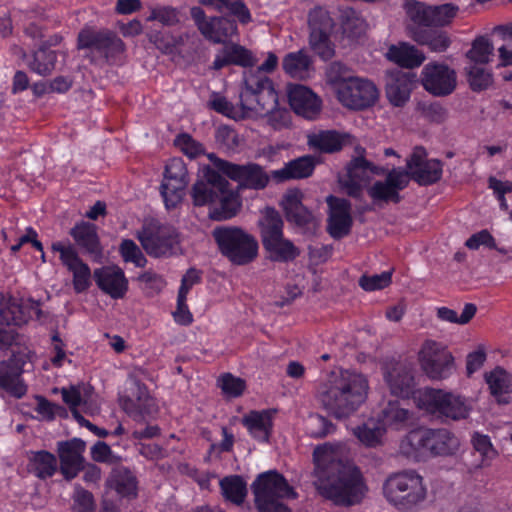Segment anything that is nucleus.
<instances>
[{
    "label": "nucleus",
    "instance_id": "obj_46",
    "mask_svg": "<svg viewBox=\"0 0 512 512\" xmlns=\"http://www.w3.org/2000/svg\"><path fill=\"white\" fill-rule=\"evenodd\" d=\"M262 243L270 258L274 261L292 260L299 254L293 243L285 239L283 235L263 241Z\"/></svg>",
    "mask_w": 512,
    "mask_h": 512
},
{
    "label": "nucleus",
    "instance_id": "obj_63",
    "mask_svg": "<svg viewBox=\"0 0 512 512\" xmlns=\"http://www.w3.org/2000/svg\"><path fill=\"white\" fill-rule=\"evenodd\" d=\"M219 9L226 11L229 15L236 17L242 24L250 22L251 15L244 2H221Z\"/></svg>",
    "mask_w": 512,
    "mask_h": 512
},
{
    "label": "nucleus",
    "instance_id": "obj_61",
    "mask_svg": "<svg viewBox=\"0 0 512 512\" xmlns=\"http://www.w3.org/2000/svg\"><path fill=\"white\" fill-rule=\"evenodd\" d=\"M414 39L420 43L427 45L432 51L442 52L446 50L450 44L449 38L445 33L433 32L426 35H415Z\"/></svg>",
    "mask_w": 512,
    "mask_h": 512
},
{
    "label": "nucleus",
    "instance_id": "obj_16",
    "mask_svg": "<svg viewBox=\"0 0 512 512\" xmlns=\"http://www.w3.org/2000/svg\"><path fill=\"white\" fill-rule=\"evenodd\" d=\"M53 252L59 253L62 264L72 273L73 288L77 293L86 291L91 284V270L78 256L75 248L64 241H56L51 245Z\"/></svg>",
    "mask_w": 512,
    "mask_h": 512
},
{
    "label": "nucleus",
    "instance_id": "obj_24",
    "mask_svg": "<svg viewBox=\"0 0 512 512\" xmlns=\"http://www.w3.org/2000/svg\"><path fill=\"white\" fill-rule=\"evenodd\" d=\"M61 394L75 419L76 415H81V411L91 416L100 411V406L94 399L93 389L89 385L78 384L63 387Z\"/></svg>",
    "mask_w": 512,
    "mask_h": 512
},
{
    "label": "nucleus",
    "instance_id": "obj_15",
    "mask_svg": "<svg viewBox=\"0 0 512 512\" xmlns=\"http://www.w3.org/2000/svg\"><path fill=\"white\" fill-rule=\"evenodd\" d=\"M421 83L430 94L446 96L456 88V72L444 63L430 62L422 69Z\"/></svg>",
    "mask_w": 512,
    "mask_h": 512
},
{
    "label": "nucleus",
    "instance_id": "obj_27",
    "mask_svg": "<svg viewBox=\"0 0 512 512\" xmlns=\"http://www.w3.org/2000/svg\"><path fill=\"white\" fill-rule=\"evenodd\" d=\"M383 374L392 395L402 400L408 399L410 395L414 398L417 390H413L414 377L410 368L401 363H394L386 366Z\"/></svg>",
    "mask_w": 512,
    "mask_h": 512
},
{
    "label": "nucleus",
    "instance_id": "obj_37",
    "mask_svg": "<svg viewBox=\"0 0 512 512\" xmlns=\"http://www.w3.org/2000/svg\"><path fill=\"white\" fill-rule=\"evenodd\" d=\"M255 59L246 48L231 44L226 45L215 57L213 68L219 70L227 65L235 64L243 67L252 66Z\"/></svg>",
    "mask_w": 512,
    "mask_h": 512
},
{
    "label": "nucleus",
    "instance_id": "obj_47",
    "mask_svg": "<svg viewBox=\"0 0 512 512\" xmlns=\"http://www.w3.org/2000/svg\"><path fill=\"white\" fill-rule=\"evenodd\" d=\"M0 387L17 398L22 397L27 391L21 373L3 362L0 363Z\"/></svg>",
    "mask_w": 512,
    "mask_h": 512
},
{
    "label": "nucleus",
    "instance_id": "obj_38",
    "mask_svg": "<svg viewBox=\"0 0 512 512\" xmlns=\"http://www.w3.org/2000/svg\"><path fill=\"white\" fill-rule=\"evenodd\" d=\"M315 163L312 157L304 156L287 163L283 168L271 172V177L276 182L290 179H301L310 176Z\"/></svg>",
    "mask_w": 512,
    "mask_h": 512
},
{
    "label": "nucleus",
    "instance_id": "obj_53",
    "mask_svg": "<svg viewBox=\"0 0 512 512\" xmlns=\"http://www.w3.org/2000/svg\"><path fill=\"white\" fill-rule=\"evenodd\" d=\"M476 311L477 308L472 303L465 304L460 315L453 309L440 307L437 309V317L445 322L465 325L475 316Z\"/></svg>",
    "mask_w": 512,
    "mask_h": 512
},
{
    "label": "nucleus",
    "instance_id": "obj_57",
    "mask_svg": "<svg viewBox=\"0 0 512 512\" xmlns=\"http://www.w3.org/2000/svg\"><path fill=\"white\" fill-rule=\"evenodd\" d=\"M494 31L503 40V45L498 48L501 65H512V24L495 27Z\"/></svg>",
    "mask_w": 512,
    "mask_h": 512
},
{
    "label": "nucleus",
    "instance_id": "obj_41",
    "mask_svg": "<svg viewBox=\"0 0 512 512\" xmlns=\"http://www.w3.org/2000/svg\"><path fill=\"white\" fill-rule=\"evenodd\" d=\"M70 235L76 244L87 252L96 253L99 251V239L94 224L81 222L71 229Z\"/></svg>",
    "mask_w": 512,
    "mask_h": 512
},
{
    "label": "nucleus",
    "instance_id": "obj_2",
    "mask_svg": "<svg viewBox=\"0 0 512 512\" xmlns=\"http://www.w3.org/2000/svg\"><path fill=\"white\" fill-rule=\"evenodd\" d=\"M369 389L365 375L349 370H333L320 381L316 398L330 415L345 419L366 402Z\"/></svg>",
    "mask_w": 512,
    "mask_h": 512
},
{
    "label": "nucleus",
    "instance_id": "obj_44",
    "mask_svg": "<svg viewBox=\"0 0 512 512\" xmlns=\"http://www.w3.org/2000/svg\"><path fill=\"white\" fill-rule=\"evenodd\" d=\"M223 497L235 505H241L247 496V483L241 476L232 475L220 480Z\"/></svg>",
    "mask_w": 512,
    "mask_h": 512
},
{
    "label": "nucleus",
    "instance_id": "obj_34",
    "mask_svg": "<svg viewBox=\"0 0 512 512\" xmlns=\"http://www.w3.org/2000/svg\"><path fill=\"white\" fill-rule=\"evenodd\" d=\"M386 57L389 61L408 69L419 67L426 59L422 51L406 42L391 45Z\"/></svg>",
    "mask_w": 512,
    "mask_h": 512
},
{
    "label": "nucleus",
    "instance_id": "obj_36",
    "mask_svg": "<svg viewBox=\"0 0 512 512\" xmlns=\"http://www.w3.org/2000/svg\"><path fill=\"white\" fill-rule=\"evenodd\" d=\"M242 422L254 439L259 442L268 441L272 429L270 411H251L243 417Z\"/></svg>",
    "mask_w": 512,
    "mask_h": 512
},
{
    "label": "nucleus",
    "instance_id": "obj_13",
    "mask_svg": "<svg viewBox=\"0 0 512 512\" xmlns=\"http://www.w3.org/2000/svg\"><path fill=\"white\" fill-rule=\"evenodd\" d=\"M187 184V169L183 160L170 159L165 166L161 184V195L167 209L175 208L182 201Z\"/></svg>",
    "mask_w": 512,
    "mask_h": 512
},
{
    "label": "nucleus",
    "instance_id": "obj_29",
    "mask_svg": "<svg viewBox=\"0 0 512 512\" xmlns=\"http://www.w3.org/2000/svg\"><path fill=\"white\" fill-rule=\"evenodd\" d=\"M409 183L408 173L393 169L387 175L385 181L375 182L368 190L369 195L375 201H399V191Z\"/></svg>",
    "mask_w": 512,
    "mask_h": 512
},
{
    "label": "nucleus",
    "instance_id": "obj_56",
    "mask_svg": "<svg viewBox=\"0 0 512 512\" xmlns=\"http://www.w3.org/2000/svg\"><path fill=\"white\" fill-rule=\"evenodd\" d=\"M218 386L225 397L236 398L242 395L246 388V383L243 379L226 373L218 378Z\"/></svg>",
    "mask_w": 512,
    "mask_h": 512
},
{
    "label": "nucleus",
    "instance_id": "obj_55",
    "mask_svg": "<svg viewBox=\"0 0 512 512\" xmlns=\"http://www.w3.org/2000/svg\"><path fill=\"white\" fill-rule=\"evenodd\" d=\"M473 448L481 456V466H487L496 457L497 451L493 447L490 437L475 432L471 439Z\"/></svg>",
    "mask_w": 512,
    "mask_h": 512
},
{
    "label": "nucleus",
    "instance_id": "obj_17",
    "mask_svg": "<svg viewBox=\"0 0 512 512\" xmlns=\"http://www.w3.org/2000/svg\"><path fill=\"white\" fill-rule=\"evenodd\" d=\"M385 171V168L373 165L363 157H357L347 166L346 175L340 178V183L347 194L358 197L372 176L384 174Z\"/></svg>",
    "mask_w": 512,
    "mask_h": 512
},
{
    "label": "nucleus",
    "instance_id": "obj_43",
    "mask_svg": "<svg viewBox=\"0 0 512 512\" xmlns=\"http://www.w3.org/2000/svg\"><path fill=\"white\" fill-rule=\"evenodd\" d=\"M347 137L335 131H319L308 136V144L320 151L334 152L341 149Z\"/></svg>",
    "mask_w": 512,
    "mask_h": 512
},
{
    "label": "nucleus",
    "instance_id": "obj_12",
    "mask_svg": "<svg viewBox=\"0 0 512 512\" xmlns=\"http://www.w3.org/2000/svg\"><path fill=\"white\" fill-rule=\"evenodd\" d=\"M213 166L223 175L237 182L241 188L263 189L269 181L268 175L256 164L237 165L209 154Z\"/></svg>",
    "mask_w": 512,
    "mask_h": 512
},
{
    "label": "nucleus",
    "instance_id": "obj_45",
    "mask_svg": "<svg viewBox=\"0 0 512 512\" xmlns=\"http://www.w3.org/2000/svg\"><path fill=\"white\" fill-rule=\"evenodd\" d=\"M259 227L262 242L283 235V221L274 208L267 207L262 211Z\"/></svg>",
    "mask_w": 512,
    "mask_h": 512
},
{
    "label": "nucleus",
    "instance_id": "obj_5",
    "mask_svg": "<svg viewBox=\"0 0 512 512\" xmlns=\"http://www.w3.org/2000/svg\"><path fill=\"white\" fill-rule=\"evenodd\" d=\"M460 446L459 439L446 429L420 428L410 431L400 443L402 454L416 461L431 456L454 454Z\"/></svg>",
    "mask_w": 512,
    "mask_h": 512
},
{
    "label": "nucleus",
    "instance_id": "obj_4",
    "mask_svg": "<svg viewBox=\"0 0 512 512\" xmlns=\"http://www.w3.org/2000/svg\"><path fill=\"white\" fill-rule=\"evenodd\" d=\"M327 81L337 100L349 109L367 108L378 99V89L372 81L351 75L340 63H333L330 66Z\"/></svg>",
    "mask_w": 512,
    "mask_h": 512
},
{
    "label": "nucleus",
    "instance_id": "obj_3",
    "mask_svg": "<svg viewBox=\"0 0 512 512\" xmlns=\"http://www.w3.org/2000/svg\"><path fill=\"white\" fill-rule=\"evenodd\" d=\"M240 103L248 115L266 117L275 130L291 125L290 112L278 105V95L268 76L250 73L246 76L245 87L240 93Z\"/></svg>",
    "mask_w": 512,
    "mask_h": 512
},
{
    "label": "nucleus",
    "instance_id": "obj_35",
    "mask_svg": "<svg viewBox=\"0 0 512 512\" xmlns=\"http://www.w3.org/2000/svg\"><path fill=\"white\" fill-rule=\"evenodd\" d=\"M402 399L390 400L382 409L379 421L387 430L404 428L412 419V412L404 406Z\"/></svg>",
    "mask_w": 512,
    "mask_h": 512
},
{
    "label": "nucleus",
    "instance_id": "obj_10",
    "mask_svg": "<svg viewBox=\"0 0 512 512\" xmlns=\"http://www.w3.org/2000/svg\"><path fill=\"white\" fill-rule=\"evenodd\" d=\"M136 237L152 257H169L180 250V238L175 228L158 221L145 222Z\"/></svg>",
    "mask_w": 512,
    "mask_h": 512
},
{
    "label": "nucleus",
    "instance_id": "obj_60",
    "mask_svg": "<svg viewBox=\"0 0 512 512\" xmlns=\"http://www.w3.org/2000/svg\"><path fill=\"white\" fill-rule=\"evenodd\" d=\"M392 280V272L384 271L380 274L364 275L359 280V285L365 291H376L386 288Z\"/></svg>",
    "mask_w": 512,
    "mask_h": 512
},
{
    "label": "nucleus",
    "instance_id": "obj_62",
    "mask_svg": "<svg viewBox=\"0 0 512 512\" xmlns=\"http://www.w3.org/2000/svg\"><path fill=\"white\" fill-rule=\"evenodd\" d=\"M74 512H93L94 500L90 492L81 487H76L73 495Z\"/></svg>",
    "mask_w": 512,
    "mask_h": 512
},
{
    "label": "nucleus",
    "instance_id": "obj_39",
    "mask_svg": "<svg viewBox=\"0 0 512 512\" xmlns=\"http://www.w3.org/2000/svg\"><path fill=\"white\" fill-rule=\"evenodd\" d=\"M491 395L499 403H507L510 399L511 377L502 368H495L485 376Z\"/></svg>",
    "mask_w": 512,
    "mask_h": 512
},
{
    "label": "nucleus",
    "instance_id": "obj_58",
    "mask_svg": "<svg viewBox=\"0 0 512 512\" xmlns=\"http://www.w3.org/2000/svg\"><path fill=\"white\" fill-rule=\"evenodd\" d=\"M119 251L125 262L132 263L136 267H144L147 263V259L141 249L130 239H125L121 242Z\"/></svg>",
    "mask_w": 512,
    "mask_h": 512
},
{
    "label": "nucleus",
    "instance_id": "obj_28",
    "mask_svg": "<svg viewBox=\"0 0 512 512\" xmlns=\"http://www.w3.org/2000/svg\"><path fill=\"white\" fill-rule=\"evenodd\" d=\"M329 206L328 231L333 238H342L351 229L352 217L350 203L334 196L327 197Z\"/></svg>",
    "mask_w": 512,
    "mask_h": 512
},
{
    "label": "nucleus",
    "instance_id": "obj_49",
    "mask_svg": "<svg viewBox=\"0 0 512 512\" xmlns=\"http://www.w3.org/2000/svg\"><path fill=\"white\" fill-rule=\"evenodd\" d=\"M493 53L494 47L492 42L487 37H477L466 54L469 60L468 65H486L490 62Z\"/></svg>",
    "mask_w": 512,
    "mask_h": 512
},
{
    "label": "nucleus",
    "instance_id": "obj_25",
    "mask_svg": "<svg viewBox=\"0 0 512 512\" xmlns=\"http://www.w3.org/2000/svg\"><path fill=\"white\" fill-rule=\"evenodd\" d=\"M426 151L422 147H416L409 160L407 168L411 176L423 185L438 181L442 175V164L437 159H426Z\"/></svg>",
    "mask_w": 512,
    "mask_h": 512
},
{
    "label": "nucleus",
    "instance_id": "obj_33",
    "mask_svg": "<svg viewBox=\"0 0 512 512\" xmlns=\"http://www.w3.org/2000/svg\"><path fill=\"white\" fill-rule=\"evenodd\" d=\"M241 205L239 193L231 189L226 180V184L217 193V203L209 208V216L217 221L230 219L238 213Z\"/></svg>",
    "mask_w": 512,
    "mask_h": 512
},
{
    "label": "nucleus",
    "instance_id": "obj_19",
    "mask_svg": "<svg viewBox=\"0 0 512 512\" xmlns=\"http://www.w3.org/2000/svg\"><path fill=\"white\" fill-rule=\"evenodd\" d=\"M405 10L415 23L430 26L448 23L456 15L458 7L452 3L427 6L425 2H406Z\"/></svg>",
    "mask_w": 512,
    "mask_h": 512
},
{
    "label": "nucleus",
    "instance_id": "obj_8",
    "mask_svg": "<svg viewBox=\"0 0 512 512\" xmlns=\"http://www.w3.org/2000/svg\"><path fill=\"white\" fill-rule=\"evenodd\" d=\"M252 490L259 512H291L282 501L295 498L296 493L278 472L268 471L260 474L254 481Z\"/></svg>",
    "mask_w": 512,
    "mask_h": 512
},
{
    "label": "nucleus",
    "instance_id": "obj_51",
    "mask_svg": "<svg viewBox=\"0 0 512 512\" xmlns=\"http://www.w3.org/2000/svg\"><path fill=\"white\" fill-rule=\"evenodd\" d=\"M340 27L344 36L354 39L365 32L366 23L353 9H347L340 16Z\"/></svg>",
    "mask_w": 512,
    "mask_h": 512
},
{
    "label": "nucleus",
    "instance_id": "obj_40",
    "mask_svg": "<svg viewBox=\"0 0 512 512\" xmlns=\"http://www.w3.org/2000/svg\"><path fill=\"white\" fill-rule=\"evenodd\" d=\"M107 485L114 489L121 497L132 498L137 494V482L135 476L125 468L114 469Z\"/></svg>",
    "mask_w": 512,
    "mask_h": 512
},
{
    "label": "nucleus",
    "instance_id": "obj_21",
    "mask_svg": "<svg viewBox=\"0 0 512 512\" xmlns=\"http://www.w3.org/2000/svg\"><path fill=\"white\" fill-rule=\"evenodd\" d=\"M191 14L204 37L215 43H221L237 33L235 22L228 17L206 19L204 12L198 7H193Z\"/></svg>",
    "mask_w": 512,
    "mask_h": 512
},
{
    "label": "nucleus",
    "instance_id": "obj_14",
    "mask_svg": "<svg viewBox=\"0 0 512 512\" xmlns=\"http://www.w3.org/2000/svg\"><path fill=\"white\" fill-rule=\"evenodd\" d=\"M310 38L312 50L323 60L334 55V48L329 40L333 23L327 11L318 7L309 14Z\"/></svg>",
    "mask_w": 512,
    "mask_h": 512
},
{
    "label": "nucleus",
    "instance_id": "obj_42",
    "mask_svg": "<svg viewBox=\"0 0 512 512\" xmlns=\"http://www.w3.org/2000/svg\"><path fill=\"white\" fill-rule=\"evenodd\" d=\"M283 69L293 78L305 79L311 74V60L302 50L292 52L283 59Z\"/></svg>",
    "mask_w": 512,
    "mask_h": 512
},
{
    "label": "nucleus",
    "instance_id": "obj_54",
    "mask_svg": "<svg viewBox=\"0 0 512 512\" xmlns=\"http://www.w3.org/2000/svg\"><path fill=\"white\" fill-rule=\"evenodd\" d=\"M56 59L55 51L41 48L34 53L33 60L29 66L37 74L47 75L54 69Z\"/></svg>",
    "mask_w": 512,
    "mask_h": 512
},
{
    "label": "nucleus",
    "instance_id": "obj_23",
    "mask_svg": "<svg viewBox=\"0 0 512 512\" xmlns=\"http://www.w3.org/2000/svg\"><path fill=\"white\" fill-rule=\"evenodd\" d=\"M77 48L95 49L108 56L112 52H120L124 44L114 33L108 30H96L92 27H84L78 35Z\"/></svg>",
    "mask_w": 512,
    "mask_h": 512
},
{
    "label": "nucleus",
    "instance_id": "obj_32",
    "mask_svg": "<svg viewBox=\"0 0 512 512\" xmlns=\"http://www.w3.org/2000/svg\"><path fill=\"white\" fill-rule=\"evenodd\" d=\"M415 82V74L394 71L389 74L386 84V96L393 106H403L410 98Z\"/></svg>",
    "mask_w": 512,
    "mask_h": 512
},
{
    "label": "nucleus",
    "instance_id": "obj_50",
    "mask_svg": "<svg viewBox=\"0 0 512 512\" xmlns=\"http://www.w3.org/2000/svg\"><path fill=\"white\" fill-rule=\"evenodd\" d=\"M30 466L37 477L45 479L51 477L57 469L56 457L47 451L33 453Z\"/></svg>",
    "mask_w": 512,
    "mask_h": 512
},
{
    "label": "nucleus",
    "instance_id": "obj_48",
    "mask_svg": "<svg viewBox=\"0 0 512 512\" xmlns=\"http://www.w3.org/2000/svg\"><path fill=\"white\" fill-rule=\"evenodd\" d=\"M385 432L386 429L381 422L373 419L368 420L353 430V434L356 438L367 447L379 445Z\"/></svg>",
    "mask_w": 512,
    "mask_h": 512
},
{
    "label": "nucleus",
    "instance_id": "obj_59",
    "mask_svg": "<svg viewBox=\"0 0 512 512\" xmlns=\"http://www.w3.org/2000/svg\"><path fill=\"white\" fill-rule=\"evenodd\" d=\"M332 423L322 415L313 414L306 420L307 433L315 438L324 437L333 431Z\"/></svg>",
    "mask_w": 512,
    "mask_h": 512
},
{
    "label": "nucleus",
    "instance_id": "obj_31",
    "mask_svg": "<svg viewBox=\"0 0 512 512\" xmlns=\"http://www.w3.org/2000/svg\"><path fill=\"white\" fill-rule=\"evenodd\" d=\"M303 194L299 189L288 190L282 200L281 207L286 219L299 227L315 226V218L303 204Z\"/></svg>",
    "mask_w": 512,
    "mask_h": 512
},
{
    "label": "nucleus",
    "instance_id": "obj_1",
    "mask_svg": "<svg viewBox=\"0 0 512 512\" xmlns=\"http://www.w3.org/2000/svg\"><path fill=\"white\" fill-rule=\"evenodd\" d=\"M348 454L343 443H324L313 451L314 485L323 497L336 504H355L367 490L360 470Z\"/></svg>",
    "mask_w": 512,
    "mask_h": 512
},
{
    "label": "nucleus",
    "instance_id": "obj_11",
    "mask_svg": "<svg viewBox=\"0 0 512 512\" xmlns=\"http://www.w3.org/2000/svg\"><path fill=\"white\" fill-rule=\"evenodd\" d=\"M418 363L423 373L431 380H444L455 371V358L448 346L427 339L418 351Z\"/></svg>",
    "mask_w": 512,
    "mask_h": 512
},
{
    "label": "nucleus",
    "instance_id": "obj_22",
    "mask_svg": "<svg viewBox=\"0 0 512 512\" xmlns=\"http://www.w3.org/2000/svg\"><path fill=\"white\" fill-rule=\"evenodd\" d=\"M287 95L290 107L295 114L308 120L319 116L322 100L310 88L300 84L289 85Z\"/></svg>",
    "mask_w": 512,
    "mask_h": 512
},
{
    "label": "nucleus",
    "instance_id": "obj_52",
    "mask_svg": "<svg viewBox=\"0 0 512 512\" xmlns=\"http://www.w3.org/2000/svg\"><path fill=\"white\" fill-rule=\"evenodd\" d=\"M467 80L472 90L487 89L493 82V77L485 65H467L465 68Z\"/></svg>",
    "mask_w": 512,
    "mask_h": 512
},
{
    "label": "nucleus",
    "instance_id": "obj_26",
    "mask_svg": "<svg viewBox=\"0 0 512 512\" xmlns=\"http://www.w3.org/2000/svg\"><path fill=\"white\" fill-rule=\"evenodd\" d=\"M203 171L205 180L194 184L192 199L196 206L209 205L212 208L217 203V193L226 184V179L215 167H206Z\"/></svg>",
    "mask_w": 512,
    "mask_h": 512
},
{
    "label": "nucleus",
    "instance_id": "obj_6",
    "mask_svg": "<svg viewBox=\"0 0 512 512\" xmlns=\"http://www.w3.org/2000/svg\"><path fill=\"white\" fill-rule=\"evenodd\" d=\"M416 407L423 413L454 421L469 417L473 410L472 401L452 391L425 387L414 393Z\"/></svg>",
    "mask_w": 512,
    "mask_h": 512
},
{
    "label": "nucleus",
    "instance_id": "obj_7",
    "mask_svg": "<svg viewBox=\"0 0 512 512\" xmlns=\"http://www.w3.org/2000/svg\"><path fill=\"white\" fill-rule=\"evenodd\" d=\"M386 500L400 509L410 508L427 497V486L423 476L414 469H405L390 474L383 484Z\"/></svg>",
    "mask_w": 512,
    "mask_h": 512
},
{
    "label": "nucleus",
    "instance_id": "obj_18",
    "mask_svg": "<svg viewBox=\"0 0 512 512\" xmlns=\"http://www.w3.org/2000/svg\"><path fill=\"white\" fill-rule=\"evenodd\" d=\"M39 303L31 299H18L2 296L0 300V318L7 326H20L29 320L40 317Z\"/></svg>",
    "mask_w": 512,
    "mask_h": 512
},
{
    "label": "nucleus",
    "instance_id": "obj_64",
    "mask_svg": "<svg viewBox=\"0 0 512 512\" xmlns=\"http://www.w3.org/2000/svg\"><path fill=\"white\" fill-rule=\"evenodd\" d=\"M176 146L188 157L194 158L202 153V146L188 134H181L175 139Z\"/></svg>",
    "mask_w": 512,
    "mask_h": 512
},
{
    "label": "nucleus",
    "instance_id": "obj_20",
    "mask_svg": "<svg viewBox=\"0 0 512 512\" xmlns=\"http://www.w3.org/2000/svg\"><path fill=\"white\" fill-rule=\"evenodd\" d=\"M93 278L97 287L114 300L123 299L128 292V279L124 271L116 265L95 269Z\"/></svg>",
    "mask_w": 512,
    "mask_h": 512
},
{
    "label": "nucleus",
    "instance_id": "obj_9",
    "mask_svg": "<svg viewBox=\"0 0 512 512\" xmlns=\"http://www.w3.org/2000/svg\"><path fill=\"white\" fill-rule=\"evenodd\" d=\"M212 236L220 252L234 264H247L258 254L256 239L239 227L219 226L213 230Z\"/></svg>",
    "mask_w": 512,
    "mask_h": 512
},
{
    "label": "nucleus",
    "instance_id": "obj_30",
    "mask_svg": "<svg viewBox=\"0 0 512 512\" xmlns=\"http://www.w3.org/2000/svg\"><path fill=\"white\" fill-rule=\"evenodd\" d=\"M85 442L80 439H72L61 442L58 445V453L61 463V472L66 479H73L83 469V453Z\"/></svg>",
    "mask_w": 512,
    "mask_h": 512
}]
</instances>
